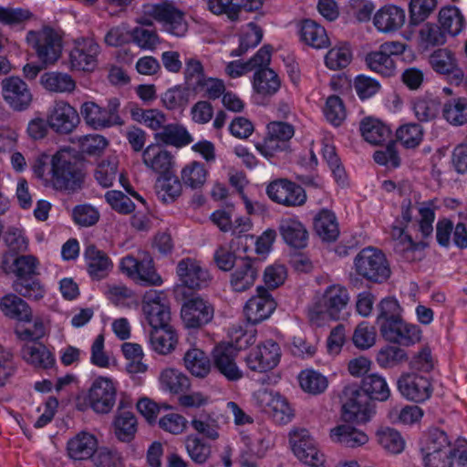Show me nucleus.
Listing matches in <instances>:
<instances>
[{"label": "nucleus", "mask_w": 467, "mask_h": 467, "mask_svg": "<svg viewBox=\"0 0 467 467\" xmlns=\"http://www.w3.org/2000/svg\"><path fill=\"white\" fill-rule=\"evenodd\" d=\"M420 451L424 467H451L459 449L452 446L445 431L432 429L421 439Z\"/></svg>", "instance_id": "obj_1"}, {"label": "nucleus", "mask_w": 467, "mask_h": 467, "mask_svg": "<svg viewBox=\"0 0 467 467\" xmlns=\"http://www.w3.org/2000/svg\"><path fill=\"white\" fill-rule=\"evenodd\" d=\"M53 161V169L47 173L54 189L72 193L82 188L85 173L68 154L58 151L54 154Z\"/></svg>", "instance_id": "obj_2"}, {"label": "nucleus", "mask_w": 467, "mask_h": 467, "mask_svg": "<svg viewBox=\"0 0 467 467\" xmlns=\"http://www.w3.org/2000/svg\"><path fill=\"white\" fill-rule=\"evenodd\" d=\"M356 272L373 283H383L390 276V268L385 254L372 247L362 249L354 260Z\"/></svg>", "instance_id": "obj_3"}, {"label": "nucleus", "mask_w": 467, "mask_h": 467, "mask_svg": "<svg viewBox=\"0 0 467 467\" xmlns=\"http://www.w3.org/2000/svg\"><path fill=\"white\" fill-rule=\"evenodd\" d=\"M349 301L348 290L339 285L328 286L322 298L310 309L309 315L312 320L325 318L333 320L340 317V312L346 308Z\"/></svg>", "instance_id": "obj_4"}, {"label": "nucleus", "mask_w": 467, "mask_h": 467, "mask_svg": "<svg viewBox=\"0 0 467 467\" xmlns=\"http://www.w3.org/2000/svg\"><path fill=\"white\" fill-rule=\"evenodd\" d=\"M343 412L346 420L366 422L372 413L371 400L363 387L350 384L343 389Z\"/></svg>", "instance_id": "obj_5"}, {"label": "nucleus", "mask_w": 467, "mask_h": 467, "mask_svg": "<svg viewBox=\"0 0 467 467\" xmlns=\"http://www.w3.org/2000/svg\"><path fill=\"white\" fill-rule=\"evenodd\" d=\"M181 317L187 328L198 329L212 322L214 307L207 299L192 295L182 304Z\"/></svg>", "instance_id": "obj_6"}, {"label": "nucleus", "mask_w": 467, "mask_h": 467, "mask_svg": "<svg viewBox=\"0 0 467 467\" xmlns=\"http://www.w3.org/2000/svg\"><path fill=\"white\" fill-rule=\"evenodd\" d=\"M117 397V389L109 378L99 377L91 384L87 400L89 407L99 414L111 411Z\"/></svg>", "instance_id": "obj_7"}, {"label": "nucleus", "mask_w": 467, "mask_h": 467, "mask_svg": "<svg viewBox=\"0 0 467 467\" xmlns=\"http://www.w3.org/2000/svg\"><path fill=\"white\" fill-rule=\"evenodd\" d=\"M266 194L275 202L287 207L303 205L306 201L305 190L287 179H276L266 187Z\"/></svg>", "instance_id": "obj_8"}, {"label": "nucleus", "mask_w": 467, "mask_h": 467, "mask_svg": "<svg viewBox=\"0 0 467 467\" xmlns=\"http://www.w3.org/2000/svg\"><path fill=\"white\" fill-rule=\"evenodd\" d=\"M290 443L295 455L304 463L313 467L322 465L324 455L306 429H295L289 433Z\"/></svg>", "instance_id": "obj_9"}, {"label": "nucleus", "mask_w": 467, "mask_h": 467, "mask_svg": "<svg viewBox=\"0 0 467 467\" xmlns=\"http://www.w3.org/2000/svg\"><path fill=\"white\" fill-rule=\"evenodd\" d=\"M1 89L3 99L15 111L27 109L33 101L31 89L19 77L5 78L1 81Z\"/></svg>", "instance_id": "obj_10"}, {"label": "nucleus", "mask_w": 467, "mask_h": 467, "mask_svg": "<svg viewBox=\"0 0 467 467\" xmlns=\"http://www.w3.org/2000/svg\"><path fill=\"white\" fill-rule=\"evenodd\" d=\"M142 310L151 328L170 325L171 311L163 292H147L142 299Z\"/></svg>", "instance_id": "obj_11"}, {"label": "nucleus", "mask_w": 467, "mask_h": 467, "mask_svg": "<svg viewBox=\"0 0 467 467\" xmlns=\"http://www.w3.org/2000/svg\"><path fill=\"white\" fill-rule=\"evenodd\" d=\"M123 273L144 285H160L162 283L161 276L156 273L152 259L144 254L140 260L132 255H127L120 262Z\"/></svg>", "instance_id": "obj_12"}, {"label": "nucleus", "mask_w": 467, "mask_h": 467, "mask_svg": "<svg viewBox=\"0 0 467 467\" xmlns=\"http://www.w3.org/2000/svg\"><path fill=\"white\" fill-rule=\"evenodd\" d=\"M47 123L56 133L67 135L78 126L80 118L74 107L64 100H58L48 110Z\"/></svg>", "instance_id": "obj_13"}, {"label": "nucleus", "mask_w": 467, "mask_h": 467, "mask_svg": "<svg viewBox=\"0 0 467 467\" xmlns=\"http://www.w3.org/2000/svg\"><path fill=\"white\" fill-rule=\"evenodd\" d=\"M26 40L32 45L39 60L44 65L54 64L61 55V40L52 30L40 34L30 31Z\"/></svg>", "instance_id": "obj_14"}, {"label": "nucleus", "mask_w": 467, "mask_h": 467, "mask_svg": "<svg viewBox=\"0 0 467 467\" xmlns=\"http://www.w3.org/2000/svg\"><path fill=\"white\" fill-rule=\"evenodd\" d=\"M281 358L279 345L267 340L253 348L245 358L247 367L255 372H266L275 368Z\"/></svg>", "instance_id": "obj_15"}, {"label": "nucleus", "mask_w": 467, "mask_h": 467, "mask_svg": "<svg viewBox=\"0 0 467 467\" xmlns=\"http://www.w3.org/2000/svg\"><path fill=\"white\" fill-rule=\"evenodd\" d=\"M256 400L262 410L278 423H287L294 416L287 400L278 392L261 389L256 393Z\"/></svg>", "instance_id": "obj_16"}, {"label": "nucleus", "mask_w": 467, "mask_h": 467, "mask_svg": "<svg viewBox=\"0 0 467 467\" xmlns=\"http://www.w3.org/2000/svg\"><path fill=\"white\" fill-rule=\"evenodd\" d=\"M152 16L163 24L164 29L176 36H182L187 32V23L183 13L168 3L150 5L147 11Z\"/></svg>", "instance_id": "obj_17"}, {"label": "nucleus", "mask_w": 467, "mask_h": 467, "mask_svg": "<svg viewBox=\"0 0 467 467\" xmlns=\"http://www.w3.org/2000/svg\"><path fill=\"white\" fill-rule=\"evenodd\" d=\"M397 386L404 398L414 402L425 401L432 393L429 379L416 373L401 375L398 379Z\"/></svg>", "instance_id": "obj_18"}, {"label": "nucleus", "mask_w": 467, "mask_h": 467, "mask_svg": "<svg viewBox=\"0 0 467 467\" xmlns=\"http://www.w3.org/2000/svg\"><path fill=\"white\" fill-rule=\"evenodd\" d=\"M276 307V303L263 286L257 287V295L252 296L244 307L246 320L253 324H258L268 318Z\"/></svg>", "instance_id": "obj_19"}, {"label": "nucleus", "mask_w": 467, "mask_h": 467, "mask_svg": "<svg viewBox=\"0 0 467 467\" xmlns=\"http://www.w3.org/2000/svg\"><path fill=\"white\" fill-rule=\"evenodd\" d=\"M99 46L92 38H79L70 52L71 67L77 70L91 71L97 65Z\"/></svg>", "instance_id": "obj_20"}, {"label": "nucleus", "mask_w": 467, "mask_h": 467, "mask_svg": "<svg viewBox=\"0 0 467 467\" xmlns=\"http://www.w3.org/2000/svg\"><path fill=\"white\" fill-rule=\"evenodd\" d=\"M238 348L233 344H220L213 351L214 368L228 380L235 381L243 377L235 363Z\"/></svg>", "instance_id": "obj_21"}, {"label": "nucleus", "mask_w": 467, "mask_h": 467, "mask_svg": "<svg viewBox=\"0 0 467 467\" xmlns=\"http://www.w3.org/2000/svg\"><path fill=\"white\" fill-rule=\"evenodd\" d=\"M142 162L160 177L167 176L172 172L174 157L159 143H151L142 151Z\"/></svg>", "instance_id": "obj_22"}, {"label": "nucleus", "mask_w": 467, "mask_h": 467, "mask_svg": "<svg viewBox=\"0 0 467 467\" xmlns=\"http://www.w3.org/2000/svg\"><path fill=\"white\" fill-rule=\"evenodd\" d=\"M261 260L259 258L243 257L231 275L230 284L235 292H244L254 285L258 276Z\"/></svg>", "instance_id": "obj_23"}, {"label": "nucleus", "mask_w": 467, "mask_h": 467, "mask_svg": "<svg viewBox=\"0 0 467 467\" xmlns=\"http://www.w3.org/2000/svg\"><path fill=\"white\" fill-rule=\"evenodd\" d=\"M37 265V258L31 254L16 255L12 253H5L2 260L4 272L14 274L17 279L36 275Z\"/></svg>", "instance_id": "obj_24"}, {"label": "nucleus", "mask_w": 467, "mask_h": 467, "mask_svg": "<svg viewBox=\"0 0 467 467\" xmlns=\"http://www.w3.org/2000/svg\"><path fill=\"white\" fill-rule=\"evenodd\" d=\"M177 274L182 284L191 289L205 287L210 280L208 271L199 262L186 258L179 262Z\"/></svg>", "instance_id": "obj_25"}, {"label": "nucleus", "mask_w": 467, "mask_h": 467, "mask_svg": "<svg viewBox=\"0 0 467 467\" xmlns=\"http://www.w3.org/2000/svg\"><path fill=\"white\" fill-rule=\"evenodd\" d=\"M97 450V438L86 431L78 433L67 443V455L74 461L89 460Z\"/></svg>", "instance_id": "obj_26"}, {"label": "nucleus", "mask_w": 467, "mask_h": 467, "mask_svg": "<svg viewBox=\"0 0 467 467\" xmlns=\"http://www.w3.org/2000/svg\"><path fill=\"white\" fill-rule=\"evenodd\" d=\"M404 9L397 5H384L374 16L373 21L377 29L383 33L395 32L405 23Z\"/></svg>", "instance_id": "obj_27"}, {"label": "nucleus", "mask_w": 467, "mask_h": 467, "mask_svg": "<svg viewBox=\"0 0 467 467\" xmlns=\"http://www.w3.org/2000/svg\"><path fill=\"white\" fill-rule=\"evenodd\" d=\"M278 230L282 238L289 246L296 249L306 246L308 232L300 221L294 218L282 219Z\"/></svg>", "instance_id": "obj_28"}, {"label": "nucleus", "mask_w": 467, "mask_h": 467, "mask_svg": "<svg viewBox=\"0 0 467 467\" xmlns=\"http://www.w3.org/2000/svg\"><path fill=\"white\" fill-rule=\"evenodd\" d=\"M154 139L156 143L162 147L165 145L182 148L192 141L191 134L182 125L178 123L165 124L161 130L154 134Z\"/></svg>", "instance_id": "obj_29"}, {"label": "nucleus", "mask_w": 467, "mask_h": 467, "mask_svg": "<svg viewBox=\"0 0 467 467\" xmlns=\"http://www.w3.org/2000/svg\"><path fill=\"white\" fill-rule=\"evenodd\" d=\"M23 359L36 368L47 369L55 365V358L47 348L38 342L26 343L21 349Z\"/></svg>", "instance_id": "obj_30"}, {"label": "nucleus", "mask_w": 467, "mask_h": 467, "mask_svg": "<svg viewBox=\"0 0 467 467\" xmlns=\"http://www.w3.org/2000/svg\"><path fill=\"white\" fill-rule=\"evenodd\" d=\"M84 256L87 261L88 273L96 280L104 278L112 267V263L106 253L94 244L86 247Z\"/></svg>", "instance_id": "obj_31"}, {"label": "nucleus", "mask_w": 467, "mask_h": 467, "mask_svg": "<svg viewBox=\"0 0 467 467\" xmlns=\"http://www.w3.org/2000/svg\"><path fill=\"white\" fill-rule=\"evenodd\" d=\"M0 309L5 316L19 322L29 323L33 320V312L29 305L15 294H8L1 298Z\"/></svg>", "instance_id": "obj_32"}, {"label": "nucleus", "mask_w": 467, "mask_h": 467, "mask_svg": "<svg viewBox=\"0 0 467 467\" xmlns=\"http://www.w3.org/2000/svg\"><path fill=\"white\" fill-rule=\"evenodd\" d=\"M331 440L346 448H357L368 441V436L349 424H341L330 431Z\"/></svg>", "instance_id": "obj_33"}, {"label": "nucleus", "mask_w": 467, "mask_h": 467, "mask_svg": "<svg viewBox=\"0 0 467 467\" xmlns=\"http://www.w3.org/2000/svg\"><path fill=\"white\" fill-rule=\"evenodd\" d=\"M177 341V334L171 325L150 329V346L154 351L161 355H168L172 352Z\"/></svg>", "instance_id": "obj_34"}, {"label": "nucleus", "mask_w": 467, "mask_h": 467, "mask_svg": "<svg viewBox=\"0 0 467 467\" xmlns=\"http://www.w3.org/2000/svg\"><path fill=\"white\" fill-rule=\"evenodd\" d=\"M382 336L389 342L410 346L420 341V331L417 326L408 324L401 318Z\"/></svg>", "instance_id": "obj_35"}, {"label": "nucleus", "mask_w": 467, "mask_h": 467, "mask_svg": "<svg viewBox=\"0 0 467 467\" xmlns=\"http://www.w3.org/2000/svg\"><path fill=\"white\" fill-rule=\"evenodd\" d=\"M378 312L377 323L381 335L402 318L401 307L394 297L383 298L378 305Z\"/></svg>", "instance_id": "obj_36"}, {"label": "nucleus", "mask_w": 467, "mask_h": 467, "mask_svg": "<svg viewBox=\"0 0 467 467\" xmlns=\"http://www.w3.org/2000/svg\"><path fill=\"white\" fill-rule=\"evenodd\" d=\"M300 36L303 42L314 48H327L330 46L326 29L311 19L302 22Z\"/></svg>", "instance_id": "obj_37"}, {"label": "nucleus", "mask_w": 467, "mask_h": 467, "mask_svg": "<svg viewBox=\"0 0 467 467\" xmlns=\"http://www.w3.org/2000/svg\"><path fill=\"white\" fill-rule=\"evenodd\" d=\"M122 402L119 404V411L113 422L114 433L117 439L122 442H130L137 432V419L133 412L120 410Z\"/></svg>", "instance_id": "obj_38"}, {"label": "nucleus", "mask_w": 467, "mask_h": 467, "mask_svg": "<svg viewBox=\"0 0 467 467\" xmlns=\"http://www.w3.org/2000/svg\"><path fill=\"white\" fill-rule=\"evenodd\" d=\"M317 234L325 242H334L339 235L336 215L329 210L320 211L314 220Z\"/></svg>", "instance_id": "obj_39"}, {"label": "nucleus", "mask_w": 467, "mask_h": 467, "mask_svg": "<svg viewBox=\"0 0 467 467\" xmlns=\"http://www.w3.org/2000/svg\"><path fill=\"white\" fill-rule=\"evenodd\" d=\"M186 369L197 378L206 377L211 370V361L204 351L200 348H191L183 358Z\"/></svg>", "instance_id": "obj_40"}, {"label": "nucleus", "mask_w": 467, "mask_h": 467, "mask_svg": "<svg viewBox=\"0 0 467 467\" xmlns=\"http://www.w3.org/2000/svg\"><path fill=\"white\" fill-rule=\"evenodd\" d=\"M438 21L445 34L451 36L459 35L464 27V16L456 6L442 7L438 16Z\"/></svg>", "instance_id": "obj_41"}, {"label": "nucleus", "mask_w": 467, "mask_h": 467, "mask_svg": "<svg viewBox=\"0 0 467 467\" xmlns=\"http://www.w3.org/2000/svg\"><path fill=\"white\" fill-rule=\"evenodd\" d=\"M360 131L364 139L374 145L386 141L390 136L389 128L373 118H366L361 121Z\"/></svg>", "instance_id": "obj_42"}, {"label": "nucleus", "mask_w": 467, "mask_h": 467, "mask_svg": "<svg viewBox=\"0 0 467 467\" xmlns=\"http://www.w3.org/2000/svg\"><path fill=\"white\" fill-rule=\"evenodd\" d=\"M443 119L453 126H462L467 123V99H451L445 102L441 108Z\"/></svg>", "instance_id": "obj_43"}, {"label": "nucleus", "mask_w": 467, "mask_h": 467, "mask_svg": "<svg viewBox=\"0 0 467 467\" xmlns=\"http://www.w3.org/2000/svg\"><path fill=\"white\" fill-rule=\"evenodd\" d=\"M41 84L47 90L57 93H70L76 88V82L70 75L56 71L43 74Z\"/></svg>", "instance_id": "obj_44"}, {"label": "nucleus", "mask_w": 467, "mask_h": 467, "mask_svg": "<svg viewBox=\"0 0 467 467\" xmlns=\"http://www.w3.org/2000/svg\"><path fill=\"white\" fill-rule=\"evenodd\" d=\"M278 75L269 67L258 68L254 76V88L262 95H273L280 88Z\"/></svg>", "instance_id": "obj_45"}, {"label": "nucleus", "mask_w": 467, "mask_h": 467, "mask_svg": "<svg viewBox=\"0 0 467 467\" xmlns=\"http://www.w3.org/2000/svg\"><path fill=\"white\" fill-rule=\"evenodd\" d=\"M158 198L164 203L174 202L182 194V182L173 175L159 177L156 182Z\"/></svg>", "instance_id": "obj_46"}, {"label": "nucleus", "mask_w": 467, "mask_h": 467, "mask_svg": "<svg viewBox=\"0 0 467 467\" xmlns=\"http://www.w3.org/2000/svg\"><path fill=\"white\" fill-rule=\"evenodd\" d=\"M361 386L371 400L386 401L390 396V389L385 379L378 374L364 377Z\"/></svg>", "instance_id": "obj_47"}, {"label": "nucleus", "mask_w": 467, "mask_h": 467, "mask_svg": "<svg viewBox=\"0 0 467 467\" xmlns=\"http://www.w3.org/2000/svg\"><path fill=\"white\" fill-rule=\"evenodd\" d=\"M160 381L162 388L174 394L185 392L191 386L190 379L174 368L164 369L160 376Z\"/></svg>", "instance_id": "obj_48"}, {"label": "nucleus", "mask_w": 467, "mask_h": 467, "mask_svg": "<svg viewBox=\"0 0 467 467\" xmlns=\"http://www.w3.org/2000/svg\"><path fill=\"white\" fill-rule=\"evenodd\" d=\"M369 69L382 75L383 77L394 76L396 63L393 57H388L380 49L367 54L365 58Z\"/></svg>", "instance_id": "obj_49"}, {"label": "nucleus", "mask_w": 467, "mask_h": 467, "mask_svg": "<svg viewBox=\"0 0 467 467\" xmlns=\"http://www.w3.org/2000/svg\"><path fill=\"white\" fill-rule=\"evenodd\" d=\"M207 171L203 164L198 161H192L187 164L181 171V180L182 183L196 190L202 188L206 182Z\"/></svg>", "instance_id": "obj_50"}, {"label": "nucleus", "mask_w": 467, "mask_h": 467, "mask_svg": "<svg viewBox=\"0 0 467 467\" xmlns=\"http://www.w3.org/2000/svg\"><path fill=\"white\" fill-rule=\"evenodd\" d=\"M80 114L86 123L94 129H102L109 126V119H106V111L93 101H88L81 105Z\"/></svg>", "instance_id": "obj_51"}, {"label": "nucleus", "mask_w": 467, "mask_h": 467, "mask_svg": "<svg viewBox=\"0 0 467 467\" xmlns=\"http://www.w3.org/2000/svg\"><path fill=\"white\" fill-rule=\"evenodd\" d=\"M437 0H410L409 3L410 23L418 26L424 22L437 8Z\"/></svg>", "instance_id": "obj_52"}, {"label": "nucleus", "mask_w": 467, "mask_h": 467, "mask_svg": "<svg viewBox=\"0 0 467 467\" xmlns=\"http://www.w3.org/2000/svg\"><path fill=\"white\" fill-rule=\"evenodd\" d=\"M419 39L425 48L442 46L447 41V36L440 25L426 23L419 31Z\"/></svg>", "instance_id": "obj_53"}, {"label": "nucleus", "mask_w": 467, "mask_h": 467, "mask_svg": "<svg viewBox=\"0 0 467 467\" xmlns=\"http://www.w3.org/2000/svg\"><path fill=\"white\" fill-rule=\"evenodd\" d=\"M185 448L190 458L198 464L204 463L211 455L210 444L194 434L186 437Z\"/></svg>", "instance_id": "obj_54"}, {"label": "nucleus", "mask_w": 467, "mask_h": 467, "mask_svg": "<svg viewBox=\"0 0 467 467\" xmlns=\"http://www.w3.org/2000/svg\"><path fill=\"white\" fill-rule=\"evenodd\" d=\"M121 349L125 358L129 360L127 371L130 374L143 373L147 366L142 362L143 351L140 345L136 343H124Z\"/></svg>", "instance_id": "obj_55"}, {"label": "nucleus", "mask_w": 467, "mask_h": 467, "mask_svg": "<svg viewBox=\"0 0 467 467\" xmlns=\"http://www.w3.org/2000/svg\"><path fill=\"white\" fill-rule=\"evenodd\" d=\"M248 30L240 36L238 48L231 52L232 57H240L245 54L250 48L255 47L263 38V30L254 23H249Z\"/></svg>", "instance_id": "obj_56"}, {"label": "nucleus", "mask_w": 467, "mask_h": 467, "mask_svg": "<svg viewBox=\"0 0 467 467\" xmlns=\"http://www.w3.org/2000/svg\"><path fill=\"white\" fill-rule=\"evenodd\" d=\"M378 441L381 447L391 454H399L405 448V441L399 431L387 428L378 431Z\"/></svg>", "instance_id": "obj_57"}, {"label": "nucleus", "mask_w": 467, "mask_h": 467, "mask_svg": "<svg viewBox=\"0 0 467 467\" xmlns=\"http://www.w3.org/2000/svg\"><path fill=\"white\" fill-rule=\"evenodd\" d=\"M130 37L140 48L154 50L160 44V37L154 28L136 26L130 31Z\"/></svg>", "instance_id": "obj_58"}, {"label": "nucleus", "mask_w": 467, "mask_h": 467, "mask_svg": "<svg viewBox=\"0 0 467 467\" xmlns=\"http://www.w3.org/2000/svg\"><path fill=\"white\" fill-rule=\"evenodd\" d=\"M298 379L303 390L311 394L322 393L327 387V378L314 370L302 371Z\"/></svg>", "instance_id": "obj_59"}, {"label": "nucleus", "mask_w": 467, "mask_h": 467, "mask_svg": "<svg viewBox=\"0 0 467 467\" xmlns=\"http://www.w3.org/2000/svg\"><path fill=\"white\" fill-rule=\"evenodd\" d=\"M441 109L440 102L431 99H418L413 102V111L417 119L427 122L434 119Z\"/></svg>", "instance_id": "obj_60"}, {"label": "nucleus", "mask_w": 467, "mask_h": 467, "mask_svg": "<svg viewBox=\"0 0 467 467\" xmlns=\"http://www.w3.org/2000/svg\"><path fill=\"white\" fill-rule=\"evenodd\" d=\"M14 290L20 296L38 300L44 296V289L34 276L16 279L13 283Z\"/></svg>", "instance_id": "obj_61"}, {"label": "nucleus", "mask_w": 467, "mask_h": 467, "mask_svg": "<svg viewBox=\"0 0 467 467\" xmlns=\"http://www.w3.org/2000/svg\"><path fill=\"white\" fill-rule=\"evenodd\" d=\"M430 63L437 73L447 74L454 68L457 60L451 51L440 48L431 55Z\"/></svg>", "instance_id": "obj_62"}, {"label": "nucleus", "mask_w": 467, "mask_h": 467, "mask_svg": "<svg viewBox=\"0 0 467 467\" xmlns=\"http://www.w3.org/2000/svg\"><path fill=\"white\" fill-rule=\"evenodd\" d=\"M351 59L352 54L349 47L347 45L331 48L325 57L327 67L332 70L345 68Z\"/></svg>", "instance_id": "obj_63"}, {"label": "nucleus", "mask_w": 467, "mask_h": 467, "mask_svg": "<svg viewBox=\"0 0 467 467\" xmlns=\"http://www.w3.org/2000/svg\"><path fill=\"white\" fill-rule=\"evenodd\" d=\"M423 130L420 125L409 123L397 130L398 140L408 149L417 147L422 140Z\"/></svg>", "instance_id": "obj_64"}]
</instances>
